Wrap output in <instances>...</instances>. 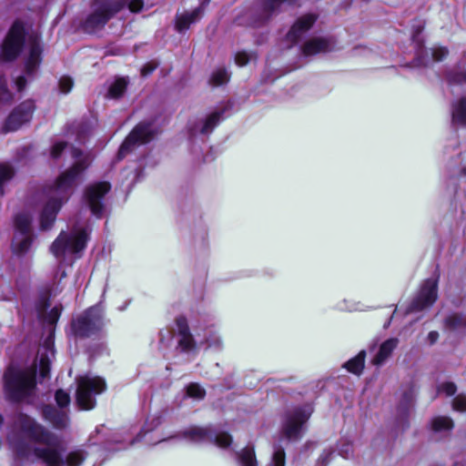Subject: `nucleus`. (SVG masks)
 Here are the masks:
<instances>
[{
	"label": "nucleus",
	"mask_w": 466,
	"mask_h": 466,
	"mask_svg": "<svg viewBox=\"0 0 466 466\" xmlns=\"http://www.w3.org/2000/svg\"><path fill=\"white\" fill-rule=\"evenodd\" d=\"M446 79L450 85L466 84V53L451 70L448 71Z\"/></svg>",
	"instance_id": "24"
},
{
	"label": "nucleus",
	"mask_w": 466,
	"mask_h": 466,
	"mask_svg": "<svg viewBox=\"0 0 466 466\" xmlns=\"http://www.w3.org/2000/svg\"><path fill=\"white\" fill-rule=\"evenodd\" d=\"M239 466H257V460L253 447H246L241 451L235 453Z\"/></svg>",
	"instance_id": "32"
},
{
	"label": "nucleus",
	"mask_w": 466,
	"mask_h": 466,
	"mask_svg": "<svg viewBox=\"0 0 466 466\" xmlns=\"http://www.w3.org/2000/svg\"><path fill=\"white\" fill-rule=\"evenodd\" d=\"M451 114L452 127H466V96H461L452 102Z\"/></svg>",
	"instance_id": "23"
},
{
	"label": "nucleus",
	"mask_w": 466,
	"mask_h": 466,
	"mask_svg": "<svg viewBox=\"0 0 466 466\" xmlns=\"http://www.w3.org/2000/svg\"><path fill=\"white\" fill-rule=\"evenodd\" d=\"M110 184L107 182H97L89 185L85 192V200L91 212L100 218L104 211L103 200L105 195L110 190Z\"/></svg>",
	"instance_id": "15"
},
{
	"label": "nucleus",
	"mask_w": 466,
	"mask_h": 466,
	"mask_svg": "<svg viewBox=\"0 0 466 466\" xmlns=\"http://www.w3.org/2000/svg\"><path fill=\"white\" fill-rule=\"evenodd\" d=\"M29 46V56L25 61V72L30 76H33L41 62V46L37 34H31L27 37Z\"/></svg>",
	"instance_id": "18"
},
{
	"label": "nucleus",
	"mask_w": 466,
	"mask_h": 466,
	"mask_svg": "<svg viewBox=\"0 0 466 466\" xmlns=\"http://www.w3.org/2000/svg\"><path fill=\"white\" fill-rule=\"evenodd\" d=\"M49 306L46 301L43 302L38 308H37V314L38 317L43 319L45 322H47L50 325H54L57 319H59V316L61 314V307H54L50 309V311L46 314V307Z\"/></svg>",
	"instance_id": "29"
},
{
	"label": "nucleus",
	"mask_w": 466,
	"mask_h": 466,
	"mask_svg": "<svg viewBox=\"0 0 466 466\" xmlns=\"http://www.w3.org/2000/svg\"><path fill=\"white\" fill-rule=\"evenodd\" d=\"M365 357V350H361L357 356L345 362L343 367L346 368L348 371L360 375L364 369Z\"/></svg>",
	"instance_id": "30"
},
{
	"label": "nucleus",
	"mask_w": 466,
	"mask_h": 466,
	"mask_svg": "<svg viewBox=\"0 0 466 466\" xmlns=\"http://www.w3.org/2000/svg\"><path fill=\"white\" fill-rule=\"evenodd\" d=\"M73 86V80L68 76H62L59 80V90L63 94L70 92Z\"/></svg>",
	"instance_id": "46"
},
{
	"label": "nucleus",
	"mask_w": 466,
	"mask_h": 466,
	"mask_svg": "<svg viewBox=\"0 0 466 466\" xmlns=\"http://www.w3.org/2000/svg\"><path fill=\"white\" fill-rule=\"evenodd\" d=\"M461 167L458 171L459 175L461 177H466V151L461 155Z\"/></svg>",
	"instance_id": "49"
},
{
	"label": "nucleus",
	"mask_w": 466,
	"mask_h": 466,
	"mask_svg": "<svg viewBox=\"0 0 466 466\" xmlns=\"http://www.w3.org/2000/svg\"><path fill=\"white\" fill-rule=\"evenodd\" d=\"M160 342L163 344L167 345L169 341L171 340L172 335L169 330H166V334L164 331H160Z\"/></svg>",
	"instance_id": "50"
},
{
	"label": "nucleus",
	"mask_w": 466,
	"mask_h": 466,
	"mask_svg": "<svg viewBox=\"0 0 466 466\" xmlns=\"http://www.w3.org/2000/svg\"><path fill=\"white\" fill-rule=\"evenodd\" d=\"M437 299V279H426L414 298L407 313L422 310L431 307Z\"/></svg>",
	"instance_id": "14"
},
{
	"label": "nucleus",
	"mask_w": 466,
	"mask_h": 466,
	"mask_svg": "<svg viewBox=\"0 0 466 466\" xmlns=\"http://www.w3.org/2000/svg\"><path fill=\"white\" fill-rule=\"evenodd\" d=\"M76 403L81 410H92L96 406V396L106 389L105 380L99 376L86 374L76 380Z\"/></svg>",
	"instance_id": "6"
},
{
	"label": "nucleus",
	"mask_w": 466,
	"mask_h": 466,
	"mask_svg": "<svg viewBox=\"0 0 466 466\" xmlns=\"http://www.w3.org/2000/svg\"><path fill=\"white\" fill-rule=\"evenodd\" d=\"M32 217L28 212H22L15 217V232L12 242L13 251L17 255L26 253L32 244Z\"/></svg>",
	"instance_id": "10"
},
{
	"label": "nucleus",
	"mask_w": 466,
	"mask_h": 466,
	"mask_svg": "<svg viewBox=\"0 0 466 466\" xmlns=\"http://www.w3.org/2000/svg\"><path fill=\"white\" fill-rule=\"evenodd\" d=\"M36 365L17 368L8 367L4 375L5 390L9 399L15 401L33 403L35 393Z\"/></svg>",
	"instance_id": "4"
},
{
	"label": "nucleus",
	"mask_w": 466,
	"mask_h": 466,
	"mask_svg": "<svg viewBox=\"0 0 466 466\" xmlns=\"http://www.w3.org/2000/svg\"><path fill=\"white\" fill-rule=\"evenodd\" d=\"M229 80V73L225 68H218L215 70L210 77V83L218 86L226 84Z\"/></svg>",
	"instance_id": "39"
},
{
	"label": "nucleus",
	"mask_w": 466,
	"mask_h": 466,
	"mask_svg": "<svg viewBox=\"0 0 466 466\" xmlns=\"http://www.w3.org/2000/svg\"><path fill=\"white\" fill-rule=\"evenodd\" d=\"M399 340L397 339H389L380 346L379 351L373 357L371 362L375 366L382 365L386 360L391 355L394 349H396Z\"/></svg>",
	"instance_id": "25"
},
{
	"label": "nucleus",
	"mask_w": 466,
	"mask_h": 466,
	"mask_svg": "<svg viewBox=\"0 0 466 466\" xmlns=\"http://www.w3.org/2000/svg\"><path fill=\"white\" fill-rule=\"evenodd\" d=\"M187 395L195 400H202L205 395V390L198 383H190L187 387Z\"/></svg>",
	"instance_id": "41"
},
{
	"label": "nucleus",
	"mask_w": 466,
	"mask_h": 466,
	"mask_svg": "<svg viewBox=\"0 0 466 466\" xmlns=\"http://www.w3.org/2000/svg\"><path fill=\"white\" fill-rule=\"evenodd\" d=\"M312 413L310 405L296 407L288 410L282 423V432L290 441L300 439L305 431V425Z\"/></svg>",
	"instance_id": "8"
},
{
	"label": "nucleus",
	"mask_w": 466,
	"mask_h": 466,
	"mask_svg": "<svg viewBox=\"0 0 466 466\" xmlns=\"http://www.w3.org/2000/svg\"><path fill=\"white\" fill-rule=\"evenodd\" d=\"M333 49V42L329 38L315 37L305 43L302 52L305 56H312L329 52Z\"/></svg>",
	"instance_id": "21"
},
{
	"label": "nucleus",
	"mask_w": 466,
	"mask_h": 466,
	"mask_svg": "<svg viewBox=\"0 0 466 466\" xmlns=\"http://www.w3.org/2000/svg\"><path fill=\"white\" fill-rule=\"evenodd\" d=\"M127 82L125 78L116 79L109 87L108 95L111 98H117L123 95Z\"/></svg>",
	"instance_id": "38"
},
{
	"label": "nucleus",
	"mask_w": 466,
	"mask_h": 466,
	"mask_svg": "<svg viewBox=\"0 0 466 466\" xmlns=\"http://www.w3.org/2000/svg\"><path fill=\"white\" fill-rule=\"evenodd\" d=\"M200 343H205L208 348L220 350L222 348V340L218 334L213 329H207L205 331V338Z\"/></svg>",
	"instance_id": "36"
},
{
	"label": "nucleus",
	"mask_w": 466,
	"mask_h": 466,
	"mask_svg": "<svg viewBox=\"0 0 466 466\" xmlns=\"http://www.w3.org/2000/svg\"><path fill=\"white\" fill-rule=\"evenodd\" d=\"M161 424V417L160 416H151L147 418L143 429L140 433L137 435V439H134L130 441V444L138 441L141 439H145L146 442L148 444H157L165 441L166 439L157 440L153 438L150 433L157 429Z\"/></svg>",
	"instance_id": "22"
},
{
	"label": "nucleus",
	"mask_w": 466,
	"mask_h": 466,
	"mask_svg": "<svg viewBox=\"0 0 466 466\" xmlns=\"http://www.w3.org/2000/svg\"><path fill=\"white\" fill-rule=\"evenodd\" d=\"M289 0H263L262 12L263 20L275 15L281 10L282 6L289 4Z\"/></svg>",
	"instance_id": "31"
},
{
	"label": "nucleus",
	"mask_w": 466,
	"mask_h": 466,
	"mask_svg": "<svg viewBox=\"0 0 466 466\" xmlns=\"http://www.w3.org/2000/svg\"><path fill=\"white\" fill-rule=\"evenodd\" d=\"M181 435L192 442L209 441L221 449H227L232 443V437L228 432L216 431L211 428L192 426L185 430Z\"/></svg>",
	"instance_id": "9"
},
{
	"label": "nucleus",
	"mask_w": 466,
	"mask_h": 466,
	"mask_svg": "<svg viewBox=\"0 0 466 466\" xmlns=\"http://www.w3.org/2000/svg\"><path fill=\"white\" fill-rule=\"evenodd\" d=\"M44 352L39 353V372L42 378H46L50 370V356L54 355L53 350L49 347L44 349Z\"/></svg>",
	"instance_id": "35"
},
{
	"label": "nucleus",
	"mask_w": 466,
	"mask_h": 466,
	"mask_svg": "<svg viewBox=\"0 0 466 466\" xmlns=\"http://www.w3.org/2000/svg\"><path fill=\"white\" fill-rule=\"evenodd\" d=\"M43 414L56 428H64L67 424L68 416L63 410H56L54 407L46 406L43 410Z\"/></svg>",
	"instance_id": "27"
},
{
	"label": "nucleus",
	"mask_w": 466,
	"mask_h": 466,
	"mask_svg": "<svg viewBox=\"0 0 466 466\" xmlns=\"http://www.w3.org/2000/svg\"><path fill=\"white\" fill-rule=\"evenodd\" d=\"M175 324L177 335V345L180 350L187 353L194 352L197 350V341L189 332L186 318L183 316L177 317Z\"/></svg>",
	"instance_id": "17"
},
{
	"label": "nucleus",
	"mask_w": 466,
	"mask_h": 466,
	"mask_svg": "<svg viewBox=\"0 0 466 466\" xmlns=\"http://www.w3.org/2000/svg\"><path fill=\"white\" fill-rule=\"evenodd\" d=\"M221 120V112L215 111L205 118L197 121L190 127L189 130L192 136L198 134L208 135L213 131Z\"/></svg>",
	"instance_id": "19"
},
{
	"label": "nucleus",
	"mask_w": 466,
	"mask_h": 466,
	"mask_svg": "<svg viewBox=\"0 0 466 466\" xmlns=\"http://www.w3.org/2000/svg\"><path fill=\"white\" fill-rule=\"evenodd\" d=\"M88 227L85 224L75 223L68 231H62L53 242L50 250L59 260V267L54 276L52 285L48 288L49 295H56L59 282L66 276L62 268L63 264H72L85 248L87 241Z\"/></svg>",
	"instance_id": "3"
},
{
	"label": "nucleus",
	"mask_w": 466,
	"mask_h": 466,
	"mask_svg": "<svg viewBox=\"0 0 466 466\" xmlns=\"http://www.w3.org/2000/svg\"><path fill=\"white\" fill-rule=\"evenodd\" d=\"M12 100V94L6 86V80L3 76H0V103H8Z\"/></svg>",
	"instance_id": "42"
},
{
	"label": "nucleus",
	"mask_w": 466,
	"mask_h": 466,
	"mask_svg": "<svg viewBox=\"0 0 466 466\" xmlns=\"http://www.w3.org/2000/svg\"><path fill=\"white\" fill-rule=\"evenodd\" d=\"M285 451L281 446L275 445L268 466H285Z\"/></svg>",
	"instance_id": "40"
},
{
	"label": "nucleus",
	"mask_w": 466,
	"mask_h": 466,
	"mask_svg": "<svg viewBox=\"0 0 466 466\" xmlns=\"http://www.w3.org/2000/svg\"><path fill=\"white\" fill-rule=\"evenodd\" d=\"M57 405L61 408H66L70 402V396L67 392L63 390H58L55 395Z\"/></svg>",
	"instance_id": "43"
},
{
	"label": "nucleus",
	"mask_w": 466,
	"mask_h": 466,
	"mask_svg": "<svg viewBox=\"0 0 466 466\" xmlns=\"http://www.w3.org/2000/svg\"><path fill=\"white\" fill-rule=\"evenodd\" d=\"M202 11L203 6H199L191 12L178 15L176 22V29L180 33L187 30L191 24L197 22L200 18Z\"/></svg>",
	"instance_id": "26"
},
{
	"label": "nucleus",
	"mask_w": 466,
	"mask_h": 466,
	"mask_svg": "<svg viewBox=\"0 0 466 466\" xmlns=\"http://www.w3.org/2000/svg\"><path fill=\"white\" fill-rule=\"evenodd\" d=\"M316 21V15L309 14L301 16L293 25L287 35V38L291 43H297L299 38L312 26Z\"/></svg>",
	"instance_id": "20"
},
{
	"label": "nucleus",
	"mask_w": 466,
	"mask_h": 466,
	"mask_svg": "<svg viewBox=\"0 0 466 466\" xmlns=\"http://www.w3.org/2000/svg\"><path fill=\"white\" fill-rule=\"evenodd\" d=\"M438 392L446 396H451L456 392V386L452 382H443L439 386Z\"/></svg>",
	"instance_id": "44"
},
{
	"label": "nucleus",
	"mask_w": 466,
	"mask_h": 466,
	"mask_svg": "<svg viewBox=\"0 0 466 466\" xmlns=\"http://www.w3.org/2000/svg\"><path fill=\"white\" fill-rule=\"evenodd\" d=\"M17 459L42 466H80L86 453L76 449L64 454L61 441L25 414H18L8 436Z\"/></svg>",
	"instance_id": "1"
},
{
	"label": "nucleus",
	"mask_w": 466,
	"mask_h": 466,
	"mask_svg": "<svg viewBox=\"0 0 466 466\" xmlns=\"http://www.w3.org/2000/svg\"><path fill=\"white\" fill-rule=\"evenodd\" d=\"M157 133V129L152 123L141 122L131 131L128 137L121 145L117 157H125L136 147L149 142Z\"/></svg>",
	"instance_id": "11"
},
{
	"label": "nucleus",
	"mask_w": 466,
	"mask_h": 466,
	"mask_svg": "<svg viewBox=\"0 0 466 466\" xmlns=\"http://www.w3.org/2000/svg\"><path fill=\"white\" fill-rule=\"evenodd\" d=\"M13 167L8 164H0V194H4L5 184L13 177Z\"/></svg>",
	"instance_id": "37"
},
{
	"label": "nucleus",
	"mask_w": 466,
	"mask_h": 466,
	"mask_svg": "<svg viewBox=\"0 0 466 466\" xmlns=\"http://www.w3.org/2000/svg\"><path fill=\"white\" fill-rule=\"evenodd\" d=\"M25 33L24 24L15 21L2 45V56L5 60H13L19 55L25 41Z\"/></svg>",
	"instance_id": "12"
},
{
	"label": "nucleus",
	"mask_w": 466,
	"mask_h": 466,
	"mask_svg": "<svg viewBox=\"0 0 466 466\" xmlns=\"http://www.w3.org/2000/svg\"><path fill=\"white\" fill-rule=\"evenodd\" d=\"M423 27H424V25L421 22H418L417 25H413L411 38H412V42L415 46H414L415 55L418 59V63L427 66L430 65L431 61H432V62L441 61L443 58H445L448 56L449 51L444 46H434L430 49V54H431V59L428 57H422L421 55L423 53V50H422L423 38L420 35V34L423 30Z\"/></svg>",
	"instance_id": "13"
},
{
	"label": "nucleus",
	"mask_w": 466,
	"mask_h": 466,
	"mask_svg": "<svg viewBox=\"0 0 466 466\" xmlns=\"http://www.w3.org/2000/svg\"><path fill=\"white\" fill-rule=\"evenodd\" d=\"M25 84H26V81H25V76H19L15 80V86H16L18 91H22L23 88L25 86Z\"/></svg>",
	"instance_id": "52"
},
{
	"label": "nucleus",
	"mask_w": 466,
	"mask_h": 466,
	"mask_svg": "<svg viewBox=\"0 0 466 466\" xmlns=\"http://www.w3.org/2000/svg\"><path fill=\"white\" fill-rule=\"evenodd\" d=\"M15 298V292L13 290L8 291L7 294H4L3 291H1L0 299L3 300H12Z\"/></svg>",
	"instance_id": "53"
},
{
	"label": "nucleus",
	"mask_w": 466,
	"mask_h": 466,
	"mask_svg": "<svg viewBox=\"0 0 466 466\" xmlns=\"http://www.w3.org/2000/svg\"><path fill=\"white\" fill-rule=\"evenodd\" d=\"M156 67L157 65L155 63H148L141 68V75L143 76H147L151 74L156 69Z\"/></svg>",
	"instance_id": "48"
},
{
	"label": "nucleus",
	"mask_w": 466,
	"mask_h": 466,
	"mask_svg": "<svg viewBox=\"0 0 466 466\" xmlns=\"http://www.w3.org/2000/svg\"><path fill=\"white\" fill-rule=\"evenodd\" d=\"M444 326L445 329L451 331L466 329V316L458 313H452L445 319Z\"/></svg>",
	"instance_id": "33"
},
{
	"label": "nucleus",
	"mask_w": 466,
	"mask_h": 466,
	"mask_svg": "<svg viewBox=\"0 0 466 466\" xmlns=\"http://www.w3.org/2000/svg\"><path fill=\"white\" fill-rule=\"evenodd\" d=\"M251 60V55L247 52H238L235 56V63L239 66H246Z\"/></svg>",
	"instance_id": "47"
},
{
	"label": "nucleus",
	"mask_w": 466,
	"mask_h": 466,
	"mask_svg": "<svg viewBox=\"0 0 466 466\" xmlns=\"http://www.w3.org/2000/svg\"><path fill=\"white\" fill-rule=\"evenodd\" d=\"M35 109V105L32 100H26L15 107L7 117L4 129L5 132L15 131L23 124L28 122Z\"/></svg>",
	"instance_id": "16"
},
{
	"label": "nucleus",
	"mask_w": 466,
	"mask_h": 466,
	"mask_svg": "<svg viewBox=\"0 0 466 466\" xmlns=\"http://www.w3.org/2000/svg\"><path fill=\"white\" fill-rule=\"evenodd\" d=\"M341 309L349 310V311H354V310H360L361 309L357 304H350L346 305L344 307H340Z\"/></svg>",
	"instance_id": "55"
},
{
	"label": "nucleus",
	"mask_w": 466,
	"mask_h": 466,
	"mask_svg": "<svg viewBox=\"0 0 466 466\" xmlns=\"http://www.w3.org/2000/svg\"><path fill=\"white\" fill-rule=\"evenodd\" d=\"M345 446H346L345 449L339 450V454H341L344 457H348L350 455V453H351L352 449H351V445L350 443H347Z\"/></svg>",
	"instance_id": "54"
},
{
	"label": "nucleus",
	"mask_w": 466,
	"mask_h": 466,
	"mask_svg": "<svg viewBox=\"0 0 466 466\" xmlns=\"http://www.w3.org/2000/svg\"><path fill=\"white\" fill-rule=\"evenodd\" d=\"M453 428V421L446 416H438L431 420V430L436 433H446Z\"/></svg>",
	"instance_id": "34"
},
{
	"label": "nucleus",
	"mask_w": 466,
	"mask_h": 466,
	"mask_svg": "<svg viewBox=\"0 0 466 466\" xmlns=\"http://www.w3.org/2000/svg\"><path fill=\"white\" fill-rule=\"evenodd\" d=\"M413 403V393L410 391L404 395L403 400L398 408V423L400 427H404L408 422Z\"/></svg>",
	"instance_id": "28"
},
{
	"label": "nucleus",
	"mask_w": 466,
	"mask_h": 466,
	"mask_svg": "<svg viewBox=\"0 0 466 466\" xmlns=\"http://www.w3.org/2000/svg\"><path fill=\"white\" fill-rule=\"evenodd\" d=\"M452 407L454 410L457 411H466V396L458 395L452 402Z\"/></svg>",
	"instance_id": "45"
},
{
	"label": "nucleus",
	"mask_w": 466,
	"mask_h": 466,
	"mask_svg": "<svg viewBox=\"0 0 466 466\" xmlns=\"http://www.w3.org/2000/svg\"><path fill=\"white\" fill-rule=\"evenodd\" d=\"M439 339V333L437 331H431L428 334L427 341L430 345L434 344Z\"/></svg>",
	"instance_id": "51"
},
{
	"label": "nucleus",
	"mask_w": 466,
	"mask_h": 466,
	"mask_svg": "<svg viewBox=\"0 0 466 466\" xmlns=\"http://www.w3.org/2000/svg\"><path fill=\"white\" fill-rule=\"evenodd\" d=\"M67 150L73 159L72 166L61 173L56 180L46 186L43 191L45 206L40 215L42 229H48L53 225L62 205L68 200L72 189L80 181L82 174L92 162L90 154L85 153L74 147H68L63 141H56L53 144L50 155L56 159Z\"/></svg>",
	"instance_id": "2"
},
{
	"label": "nucleus",
	"mask_w": 466,
	"mask_h": 466,
	"mask_svg": "<svg viewBox=\"0 0 466 466\" xmlns=\"http://www.w3.org/2000/svg\"><path fill=\"white\" fill-rule=\"evenodd\" d=\"M131 12H138L143 7L141 0H96L91 6V12L86 18L83 27L87 33H94L102 28L112 15L125 5Z\"/></svg>",
	"instance_id": "5"
},
{
	"label": "nucleus",
	"mask_w": 466,
	"mask_h": 466,
	"mask_svg": "<svg viewBox=\"0 0 466 466\" xmlns=\"http://www.w3.org/2000/svg\"><path fill=\"white\" fill-rule=\"evenodd\" d=\"M104 326V309L100 304L89 308L72 322L74 334L81 338L96 335Z\"/></svg>",
	"instance_id": "7"
}]
</instances>
